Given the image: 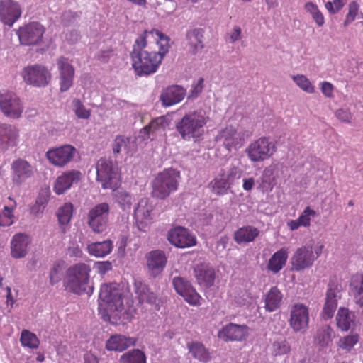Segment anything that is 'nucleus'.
I'll list each match as a JSON object with an SVG mask.
<instances>
[{"label":"nucleus","instance_id":"f257e3e1","mask_svg":"<svg viewBox=\"0 0 363 363\" xmlns=\"http://www.w3.org/2000/svg\"><path fill=\"white\" fill-rule=\"evenodd\" d=\"M170 38L158 30L145 31L133 44L130 53L132 66L138 76H147L158 69L169 52Z\"/></svg>","mask_w":363,"mask_h":363},{"label":"nucleus","instance_id":"f03ea898","mask_svg":"<svg viewBox=\"0 0 363 363\" xmlns=\"http://www.w3.org/2000/svg\"><path fill=\"white\" fill-rule=\"evenodd\" d=\"M91 272V267L83 262L69 267L62 279L65 289L77 295L86 294L91 296L94 292V286L89 284Z\"/></svg>","mask_w":363,"mask_h":363},{"label":"nucleus","instance_id":"7ed1b4c3","mask_svg":"<svg viewBox=\"0 0 363 363\" xmlns=\"http://www.w3.org/2000/svg\"><path fill=\"white\" fill-rule=\"evenodd\" d=\"M209 121V116L202 108L189 111L176 123L177 131L182 138L186 141H198L204 133V127Z\"/></svg>","mask_w":363,"mask_h":363},{"label":"nucleus","instance_id":"20e7f679","mask_svg":"<svg viewBox=\"0 0 363 363\" xmlns=\"http://www.w3.org/2000/svg\"><path fill=\"white\" fill-rule=\"evenodd\" d=\"M99 298L107 303L111 310L120 313V315H117L121 322L130 320L129 314L124 307L123 288L119 284L110 283L102 284L100 288Z\"/></svg>","mask_w":363,"mask_h":363},{"label":"nucleus","instance_id":"39448f33","mask_svg":"<svg viewBox=\"0 0 363 363\" xmlns=\"http://www.w3.org/2000/svg\"><path fill=\"white\" fill-rule=\"evenodd\" d=\"M180 172L172 168L158 173L152 181V195L159 199H165L178 189Z\"/></svg>","mask_w":363,"mask_h":363},{"label":"nucleus","instance_id":"423d86ee","mask_svg":"<svg viewBox=\"0 0 363 363\" xmlns=\"http://www.w3.org/2000/svg\"><path fill=\"white\" fill-rule=\"evenodd\" d=\"M250 136V133L238 126L228 125L220 129L216 135L215 140L220 143L228 152L237 150L245 144Z\"/></svg>","mask_w":363,"mask_h":363},{"label":"nucleus","instance_id":"0eeeda50","mask_svg":"<svg viewBox=\"0 0 363 363\" xmlns=\"http://www.w3.org/2000/svg\"><path fill=\"white\" fill-rule=\"evenodd\" d=\"M277 150L276 144L264 136L250 143L245 152L251 162H262L272 157Z\"/></svg>","mask_w":363,"mask_h":363},{"label":"nucleus","instance_id":"6e6552de","mask_svg":"<svg viewBox=\"0 0 363 363\" xmlns=\"http://www.w3.org/2000/svg\"><path fill=\"white\" fill-rule=\"evenodd\" d=\"M323 249V245L318 246L314 250L311 245L297 248L291 259L292 269L299 272L311 267L315 260L320 256Z\"/></svg>","mask_w":363,"mask_h":363},{"label":"nucleus","instance_id":"1a4fd4ad","mask_svg":"<svg viewBox=\"0 0 363 363\" xmlns=\"http://www.w3.org/2000/svg\"><path fill=\"white\" fill-rule=\"evenodd\" d=\"M110 214V206L104 202L91 208L86 217L88 226L94 233H102L107 228Z\"/></svg>","mask_w":363,"mask_h":363},{"label":"nucleus","instance_id":"9d476101","mask_svg":"<svg viewBox=\"0 0 363 363\" xmlns=\"http://www.w3.org/2000/svg\"><path fill=\"white\" fill-rule=\"evenodd\" d=\"M96 180L104 189H115L118 185V174L113 168L112 161L101 158L96 163Z\"/></svg>","mask_w":363,"mask_h":363},{"label":"nucleus","instance_id":"9b49d317","mask_svg":"<svg viewBox=\"0 0 363 363\" xmlns=\"http://www.w3.org/2000/svg\"><path fill=\"white\" fill-rule=\"evenodd\" d=\"M289 313V324L290 328L295 333L304 334L309 328L308 307L301 303H294Z\"/></svg>","mask_w":363,"mask_h":363},{"label":"nucleus","instance_id":"f8f14e48","mask_svg":"<svg viewBox=\"0 0 363 363\" xmlns=\"http://www.w3.org/2000/svg\"><path fill=\"white\" fill-rule=\"evenodd\" d=\"M23 81L29 85L36 87H44L51 79L50 71L40 65H28L21 72Z\"/></svg>","mask_w":363,"mask_h":363},{"label":"nucleus","instance_id":"ddd939ff","mask_svg":"<svg viewBox=\"0 0 363 363\" xmlns=\"http://www.w3.org/2000/svg\"><path fill=\"white\" fill-rule=\"evenodd\" d=\"M0 109L4 115L10 118H19L23 111L20 98L13 91L0 92Z\"/></svg>","mask_w":363,"mask_h":363},{"label":"nucleus","instance_id":"4468645a","mask_svg":"<svg viewBox=\"0 0 363 363\" xmlns=\"http://www.w3.org/2000/svg\"><path fill=\"white\" fill-rule=\"evenodd\" d=\"M45 28L38 22H30L20 27L16 34L20 43L23 45H35L43 40Z\"/></svg>","mask_w":363,"mask_h":363},{"label":"nucleus","instance_id":"2eb2a0df","mask_svg":"<svg viewBox=\"0 0 363 363\" xmlns=\"http://www.w3.org/2000/svg\"><path fill=\"white\" fill-rule=\"evenodd\" d=\"M34 172V167L24 159H16L11 164V181L16 186H21L31 179Z\"/></svg>","mask_w":363,"mask_h":363},{"label":"nucleus","instance_id":"dca6fc26","mask_svg":"<svg viewBox=\"0 0 363 363\" xmlns=\"http://www.w3.org/2000/svg\"><path fill=\"white\" fill-rule=\"evenodd\" d=\"M168 241L179 248H186L196 245V236L187 228L177 226L167 234Z\"/></svg>","mask_w":363,"mask_h":363},{"label":"nucleus","instance_id":"f3484780","mask_svg":"<svg viewBox=\"0 0 363 363\" xmlns=\"http://www.w3.org/2000/svg\"><path fill=\"white\" fill-rule=\"evenodd\" d=\"M75 153L76 149L73 146L65 145L48 150L46 157L52 165L62 167L72 160Z\"/></svg>","mask_w":363,"mask_h":363},{"label":"nucleus","instance_id":"a211bd4d","mask_svg":"<svg viewBox=\"0 0 363 363\" xmlns=\"http://www.w3.org/2000/svg\"><path fill=\"white\" fill-rule=\"evenodd\" d=\"M172 284L176 291L189 304L194 306L200 304L201 296L188 280L180 277H176L173 279Z\"/></svg>","mask_w":363,"mask_h":363},{"label":"nucleus","instance_id":"6ab92c4d","mask_svg":"<svg viewBox=\"0 0 363 363\" xmlns=\"http://www.w3.org/2000/svg\"><path fill=\"white\" fill-rule=\"evenodd\" d=\"M21 8L18 2L13 0L0 1V21L11 27L21 16Z\"/></svg>","mask_w":363,"mask_h":363},{"label":"nucleus","instance_id":"aec40b11","mask_svg":"<svg viewBox=\"0 0 363 363\" xmlns=\"http://www.w3.org/2000/svg\"><path fill=\"white\" fill-rule=\"evenodd\" d=\"M147 267L150 274L156 277L160 274L167 263V257L161 250H152L145 255Z\"/></svg>","mask_w":363,"mask_h":363},{"label":"nucleus","instance_id":"412c9836","mask_svg":"<svg viewBox=\"0 0 363 363\" xmlns=\"http://www.w3.org/2000/svg\"><path fill=\"white\" fill-rule=\"evenodd\" d=\"M248 335V327L245 325L229 323L218 331V337L225 342L242 341Z\"/></svg>","mask_w":363,"mask_h":363},{"label":"nucleus","instance_id":"4be33fe9","mask_svg":"<svg viewBox=\"0 0 363 363\" xmlns=\"http://www.w3.org/2000/svg\"><path fill=\"white\" fill-rule=\"evenodd\" d=\"M82 177V174L79 170L72 169L63 172L56 179L53 190L55 194L60 195L69 189L71 186L77 184Z\"/></svg>","mask_w":363,"mask_h":363},{"label":"nucleus","instance_id":"5701e85b","mask_svg":"<svg viewBox=\"0 0 363 363\" xmlns=\"http://www.w3.org/2000/svg\"><path fill=\"white\" fill-rule=\"evenodd\" d=\"M138 339L122 334L111 335L106 341L105 348L108 351L122 352L129 347H134Z\"/></svg>","mask_w":363,"mask_h":363},{"label":"nucleus","instance_id":"b1692460","mask_svg":"<svg viewBox=\"0 0 363 363\" xmlns=\"http://www.w3.org/2000/svg\"><path fill=\"white\" fill-rule=\"evenodd\" d=\"M186 95L184 88L179 85H171L164 89L160 100L164 107H169L182 101Z\"/></svg>","mask_w":363,"mask_h":363},{"label":"nucleus","instance_id":"393cba45","mask_svg":"<svg viewBox=\"0 0 363 363\" xmlns=\"http://www.w3.org/2000/svg\"><path fill=\"white\" fill-rule=\"evenodd\" d=\"M60 71V85L62 92L67 91L73 84L74 69L67 58L61 57L57 60Z\"/></svg>","mask_w":363,"mask_h":363},{"label":"nucleus","instance_id":"a878e982","mask_svg":"<svg viewBox=\"0 0 363 363\" xmlns=\"http://www.w3.org/2000/svg\"><path fill=\"white\" fill-rule=\"evenodd\" d=\"M31 243V238L23 233L15 234L11 241V255L13 258L21 259L25 257L28 252V247Z\"/></svg>","mask_w":363,"mask_h":363},{"label":"nucleus","instance_id":"bb28decb","mask_svg":"<svg viewBox=\"0 0 363 363\" xmlns=\"http://www.w3.org/2000/svg\"><path fill=\"white\" fill-rule=\"evenodd\" d=\"M340 289L338 284L330 282L326 293L325 303L323 310V316L325 319L331 318L337 306V299L340 298Z\"/></svg>","mask_w":363,"mask_h":363},{"label":"nucleus","instance_id":"cd10ccee","mask_svg":"<svg viewBox=\"0 0 363 363\" xmlns=\"http://www.w3.org/2000/svg\"><path fill=\"white\" fill-rule=\"evenodd\" d=\"M18 137L17 128L9 124L0 123V151H4L11 146H16Z\"/></svg>","mask_w":363,"mask_h":363},{"label":"nucleus","instance_id":"c85d7f7f","mask_svg":"<svg viewBox=\"0 0 363 363\" xmlns=\"http://www.w3.org/2000/svg\"><path fill=\"white\" fill-rule=\"evenodd\" d=\"M194 276L199 285L206 288L212 286L215 281V271L206 264H197L194 268Z\"/></svg>","mask_w":363,"mask_h":363},{"label":"nucleus","instance_id":"c756f323","mask_svg":"<svg viewBox=\"0 0 363 363\" xmlns=\"http://www.w3.org/2000/svg\"><path fill=\"white\" fill-rule=\"evenodd\" d=\"M203 34L204 30L201 28H195L186 33L188 50L191 54L196 55L204 48Z\"/></svg>","mask_w":363,"mask_h":363},{"label":"nucleus","instance_id":"7c9ffc66","mask_svg":"<svg viewBox=\"0 0 363 363\" xmlns=\"http://www.w3.org/2000/svg\"><path fill=\"white\" fill-rule=\"evenodd\" d=\"M259 235L258 228L252 225H245L235 231L233 239L237 244L241 245L253 242Z\"/></svg>","mask_w":363,"mask_h":363},{"label":"nucleus","instance_id":"2f4dec72","mask_svg":"<svg viewBox=\"0 0 363 363\" xmlns=\"http://www.w3.org/2000/svg\"><path fill=\"white\" fill-rule=\"evenodd\" d=\"M287 259L288 250L286 247H281L269 258L267 268L269 271L277 274L286 265Z\"/></svg>","mask_w":363,"mask_h":363},{"label":"nucleus","instance_id":"473e14b6","mask_svg":"<svg viewBox=\"0 0 363 363\" xmlns=\"http://www.w3.org/2000/svg\"><path fill=\"white\" fill-rule=\"evenodd\" d=\"M113 201L124 213L129 214L135 199L130 193L125 190L120 189L113 194Z\"/></svg>","mask_w":363,"mask_h":363},{"label":"nucleus","instance_id":"72a5a7b5","mask_svg":"<svg viewBox=\"0 0 363 363\" xmlns=\"http://www.w3.org/2000/svg\"><path fill=\"white\" fill-rule=\"evenodd\" d=\"M283 299V294L277 286L272 287L264 296V308L269 312L277 310Z\"/></svg>","mask_w":363,"mask_h":363},{"label":"nucleus","instance_id":"f704fd0d","mask_svg":"<svg viewBox=\"0 0 363 363\" xmlns=\"http://www.w3.org/2000/svg\"><path fill=\"white\" fill-rule=\"evenodd\" d=\"M316 215V212L310 207H306L296 220L287 222V226L291 231L297 230L301 226L308 228L311 225V218Z\"/></svg>","mask_w":363,"mask_h":363},{"label":"nucleus","instance_id":"c9c22d12","mask_svg":"<svg viewBox=\"0 0 363 363\" xmlns=\"http://www.w3.org/2000/svg\"><path fill=\"white\" fill-rule=\"evenodd\" d=\"M134 287L136 297L138 298L140 303L157 304V296L153 292L150 291L149 288L145 284L141 281H136L134 284Z\"/></svg>","mask_w":363,"mask_h":363},{"label":"nucleus","instance_id":"e433bc0d","mask_svg":"<svg viewBox=\"0 0 363 363\" xmlns=\"http://www.w3.org/2000/svg\"><path fill=\"white\" fill-rule=\"evenodd\" d=\"M9 203L4 206L0 212V227H8L14 223L15 216L14 210L16 208L17 203L11 196L8 198Z\"/></svg>","mask_w":363,"mask_h":363},{"label":"nucleus","instance_id":"4c0bfd02","mask_svg":"<svg viewBox=\"0 0 363 363\" xmlns=\"http://www.w3.org/2000/svg\"><path fill=\"white\" fill-rule=\"evenodd\" d=\"M113 247V242L111 240H106L91 243L88 245L87 249L90 255L97 257H103L110 254Z\"/></svg>","mask_w":363,"mask_h":363},{"label":"nucleus","instance_id":"58836bf2","mask_svg":"<svg viewBox=\"0 0 363 363\" xmlns=\"http://www.w3.org/2000/svg\"><path fill=\"white\" fill-rule=\"evenodd\" d=\"M355 315L354 313L345 308H340L337 315V326L343 331L348 330L354 324Z\"/></svg>","mask_w":363,"mask_h":363},{"label":"nucleus","instance_id":"ea45409f","mask_svg":"<svg viewBox=\"0 0 363 363\" xmlns=\"http://www.w3.org/2000/svg\"><path fill=\"white\" fill-rule=\"evenodd\" d=\"M187 347L191 355L199 361L206 362L211 359L208 350L201 342H191L188 343Z\"/></svg>","mask_w":363,"mask_h":363},{"label":"nucleus","instance_id":"a19ab883","mask_svg":"<svg viewBox=\"0 0 363 363\" xmlns=\"http://www.w3.org/2000/svg\"><path fill=\"white\" fill-rule=\"evenodd\" d=\"M350 287L353 292L355 303L363 308V275L353 277Z\"/></svg>","mask_w":363,"mask_h":363},{"label":"nucleus","instance_id":"79ce46f5","mask_svg":"<svg viewBox=\"0 0 363 363\" xmlns=\"http://www.w3.org/2000/svg\"><path fill=\"white\" fill-rule=\"evenodd\" d=\"M212 191L216 195H223L230 187V182H228L224 177V170L221 169L218 175L210 182Z\"/></svg>","mask_w":363,"mask_h":363},{"label":"nucleus","instance_id":"37998d69","mask_svg":"<svg viewBox=\"0 0 363 363\" xmlns=\"http://www.w3.org/2000/svg\"><path fill=\"white\" fill-rule=\"evenodd\" d=\"M119 363H146V355L139 349H133L121 356Z\"/></svg>","mask_w":363,"mask_h":363},{"label":"nucleus","instance_id":"c03bdc74","mask_svg":"<svg viewBox=\"0 0 363 363\" xmlns=\"http://www.w3.org/2000/svg\"><path fill=\"white\" fill-rule=\"evenodd\" d=\"M270 351L274 356L287 354L291 351V345L284 337H278L272 342Z\"/></svg>","mask_w":363,"mask_h":363},{"label":"nucleus","instance_id":"a18cd8bd","mask_svg":"<svg viewBox=\"0 0 363 363\" xmlns=\"http://www.w3.org/2000/svg\"><path fill=\"white\" fill-rule=\"evenodd\" d=\"M153 211V206L147 198L141 199L137 207L134 210V214L137 217L141 216L145 220H151V213Z\"/></svg>","mask_w":363,"mask_h":363},{"label":"nucleus","instance_id":"49530a36","mask_svg":"<svg viewBox=\"0 0 363 363\" xmlns=\"http://www.w3.org/2000/svg\"><path fill=\"white\" fill-rule=\"evenodd\" d=\"M333 330L328 325H323L318 329L315 340L321 347H327L332 342Z\"/></svg>","mask_w":363,"mask_h":363},{"label":"nucleus","instance_id":"de8ad7c7","mask_svg":"<svg viewBox=\"0 0 363 363\" xmlns=\"http://www.w3.org/2000/svg\"><path fill=\"white\" fill-rule=\"evenodd\" d=\"M74 207L71 203H65L58 208L57 216L61 225H67L69 223L72 217Z\"/></svg>","mask_w":363,"mask_h":363},{"label":"nucleus","instance_id":"09e8293b","mask_svg":"<svg viewBox=\"0 0 363 363\" xmlns=\"http://www.w3.org/2000/svg\"><path fill=\"white\" fill-rule=\"evenodd\" d=\"M20 341L23 347L30 349H37L40 345V340L36 335L28 330H22Z\"/></svg>","mask_w":363,"mask_h":363},{"label":"nucleus","instance_id":"8fccbe9b","mask_svg":"<svg viewBox=\"0 0 363 363\" xmlns=\"http://www.w3.org/2000/svg\"><path fill=\"white\" fill-rule=\"evenodd\" d=\"M358 342L359 335L357 334H350L340 338L337 347L348 353Z\"/></svg>","mask_w":363,"mask_h":363},{"label":"nucleus","instance_id":"3c124183","mask_svg":"<svg viewBox=\"0 0 363 363\" xmlns=\"http://www.w3.org/2000/svg\"><path fill=\"white\" fill-rule=\"evenodd\" d=\"M294 83L303 91L308 94L315 92V86L310 79L303 74L293 75L291 77Z\"/></svg>","mask_w":363,"mask_h":363},{"label":"nucleus","instance_id":"603ef678","mask_svg":"<svg viewBox=\"0 0 363 363\" xmlns=\"http://www.w3.org/2000/svg\"><path fill=\"white\" fill-rule=\"evenodd\" d=\"M65 269V262L62 261L55 262L50 271V283L55 285L60 281Z\"/></svg>","mask_w":363,"mask_h":363},{"label":"nucleus","instance_id":"864d4df0","mask_svg":"<svg viewBox=\"0 0 363 363\" xmlns=\"http://www.w3.org/2000/svg\"><path fill=\"white\" fill-rule=\"evenodd\" d=\"M305 9L309 12L313 19L318 26H323L325 23V18L322 12L319 10L318 6L313 2H307L304 6Z\"/></svg>","mask_w":363,"mask_h":363},{"label":"nucleus","instance_id":"5fc2aeb1","mask_svg":"<svg viewBox=\"0 0 363 363\" xmlns=\"http://www.w3.org/2000/svg\"><path fill=\"white\" fill-rule=\"evenodd\" d=\"M130 143V138L124 135H117L112 144V150L114 155L119 154L122 150L128 152V145Z\"/></svg>","mask_w":363,"mask_h":363},{"label":"nucleus","instance_id":"6e6d98bb","mask_svg":"<svg viewBox=\"0 0 363 363\" xmlns=\"http://www.w3.org/2000/svg\"><path fill=\"white\" fill-rule=\"evenodd\" d=\"M73 110L77 118L88 119L91 116V111L86 109L83 103L78 99L72 101Z\"/></svg>","mask_w":363,"mask_h":363},{"label":"nucleus","instance_id":"4d7b16f0","mask_svg":"<svg viewBox=\"0 0 363 363\" xmlns=\"http://www.w3.org/2000/svg\"><path fill=\"white\" fill-rule=\"evenodd\" d=\"M359 6L356 1H351L348 5V13L346 15L345 19L343 22V26L347 27L349 24L352 23L357 14Z\"/></svg>","mask_w":363,"mask_h":363},{"label":"nucleus","instance_id":"13d9d810","mask_svg":"<svg viewBox=\"0 0 363 363\" xmlns=\"http://www.w3.org/2000/svg\"><path fill=\"white\" fill-rule=\"evenodd\" d=\"M346 0H333V1H328L325 4V9L331 14L338 13L345 5Z\"/></svg>","mask_w":363,"mask_h":363},{"label":"nucleus","instance_id":"bf43d9fd","mask_svg":"<svg viewBox=\"0 0 363 363\" xmlns=\"http://www.w3.org/2000/svg\"><path fill=\"white\" fill-rule=\"evenodd\" d=\"M164 120L163 118H157L152 120L149 125H146L144 130L147 132V133H150L151 132L154 133L160 129H164Z\"/></svg>","mask_w":363,"mask_h":363},{"label":"nucleus","instance_id":"052dcab7","mask_svg":"<svg viewBox=\"0 0 363 363\" xmlns=\"http://www.w3.org/2000/svg\"><path fill=\"white\" fill-rule=\"evenodd\" d=\"M203 78L200 77L196 83L192 84L188 99H195L200 95L203 89Z\"/></svg>","mask_w":363,"mask_h":363},{"label":"nucleus","instance_id":"680f3d73","mask_svg":"<svg viewBox=\"0 0 363 363\" xmlns=\"http://www.w3.org/2000/svg\"><path fill=\"white\" fill-rule=\"evenodd\" d=\"M79 17V15L77 12L66 11L62 14L61 19L65 25L68 26L74 23Z\"/></svg>","mask_w":363,"mask_h":363},{"label":"nucleus","instance_id":"e2e57ef3","mask_svg":"<svg viewBox=\"0 0 363 363\" xmlns=\"http://www.w3.org/2000/svg\"><path fill=\"white\" fill-rule=\"evenodd\" d=\"M335 116L337 119L345 123H350L352 118L351 112L347 108L337 109L335 112Z\"/></svg>","mask_w":363,"mask_h":363},{"label":"nucleus","instance_id":"0e129e2a","mask_svg":"<svg viewBox=\"0 0 363 363\" xmlns=\"http://www.w3.org/2000/svg\"><path fill=\"white\" fill-rule=\"evenodd\" d=\"M113 55V50L111 48L101 50L96 56L98 61L106 63Z\"/></svg>","mask_w":363,"mask_h":363},{"label":"nucleus","instance_id":"69168bd1","mask_svg":"<svg viewBox=\"0 0 363 363\" xmlns=\"http://www.w3.org/2000/svg\"><path fill=\"white\" fill-rule=\"evenodd\" d=\"M251 298L250 294L247 291H240L235 296V301L240 306L245 305Z\"/></svg>","mask_w":363,"mask_h":363},{"label":"nucleus","instance_id":"338daca9","mask_svg":"<svg viewBox=\"0 0 363 363\" xmlns=\"http://www.w3.org/2000/svg\"><path fill=\"white\" fill-rule=\"evenodd\" d=\"M320 90L323 94L327 98L333 97L334 86L328 82H323L320 84Z\"/></svg>","mask_w":363,"mask_h":363},{"label":"nucleus","instance_id":"774afa93","mask_svg":"<svg viewBox=\"0 0 363 363\" xmlns=\"http://www.w3.org/2000/svg\"><path fill=\"white\" fill-rule=\"evenodd\" d=\"M95 268L98 273L104 274L112 269V264L109 261L97 262L95 263Z\"/></svg>","mask_w":363,"mask_h":363}]
</instances>
